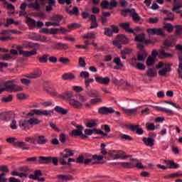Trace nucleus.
<instances>
[{"instance_id": "f257e3e1", "label": "nucleus", "mask_w": 182, "mask_h": 182, "mask_svg": "<svg viewBox=\"0 0 182 182\" xmlns=\"http://www.w3.org/2000/svg\"><path fill=\"white\" fill-rule=\"evenodd\" d=\"M174 45V41L172 39H166L164 41L163 45L159 50V58L160 59H166V58H172L173 54L166 53V50H168L170 48Z\"/></svg>"}, {"instance_id": "f03ea898", "label": "nucleus", "mask_w": 182, "mask_h": 182, "mask_svg": "<svg viewBox=\"0 0 182 182\" xmlns=\"http://www.w3.org/2000/svg\"><path fill=\"white\" fill-rule=\"evenodd\" d=\"M15 83V80L6 81L4 82V90H6L7 92H22L23 88Z\"/></svg>"}, {"instance_id": "7ed1b4c3", "label": "nucleus", "mask_w": 182, "mask_h": 182, "mask_svg": "<svg viewBox=\"0 0 182 182\" xmlns=\"http://www.w3.org/2000/svg\"><path fill=\"white\" fill-rule=\"evenodd\" d=\"M52 113H53V110L31 109L25 117L28 119V117H33L35 114L37 116H51Z\"/></svg>"}, {"instance_id": "20e7f679", "label": "nucleus", "mask_w": 182, "mask_h": 182, "mask_svg": "<svg viewBox=\"0 0 182 182\" xmlns=\"http://www.w3.org/2000/svg\"><path fill=\"white\" fill-rule=\"evenodd\" d=\"M59 162V159L58 157H52V156H40L39 163L41 164H49L53 163L54 166H58V163Z\"/></svg>"}, {"instance_id": "39448f33", "label": "nucleus", "mask_w": 182, "mask_h": 182, "mask_svg": "<svg viewBox=\"0 0 182 182\" xmlns=\"http://www.w3.org/2000/svg\"><path fill=\"white\" fill-rule=\"evenodd\" d=\"M146 32L149 36H154V35H156L157 36H166L164 30L161 28H148Z\"/></svg>"}, {"instance_id": "423d86ee", "label": "nucleus", "mask_w": 182, "mask_h": 182, "mask_svg": "<svg viewBox=\"0 0 182 182\" xmlns=\"http://www.w3.org/2000/svg\"><path fill=\"white\" fill-rule=\"evenodd\" d=\"M101 6L102 9H113L117 6V1L112 0L109 3L107 0H104L101 2Z\"/></svg>"}, {"instance_id": "0eeeda50", "label": "nucleus", "mask_w": 182, "mask_h": 182, "mask_svg": "<svg viewBox=\"0 0 182 182\" xmlns=\"http://www.w3.org/2000/svg\"><path fill=\"white\" fill-rule=\"evenodd\" d=\"M33 140V144H39L40 146H45L48 141V138L45 135H37Z\"/></svg>"}, {"instance_id": "6e6552de", "label": "nucleus", "mask_w": 182, "mask_h": 182, "mask_svg": "<svg viewBox=\"0 0 182 182\" xmlns=\"http://www.w3.org/2000/svg\"><path fill=\"white\" fill-rule=\"evenodd\" d=\"M64 151L65 154H64L63 157L60 159V163L63 166H66V160H65V159H68V157H73V156L75 154V152L72 149H65Z\"/></svg>"}, {"instance_id": "1a4fd4ad", "label": "nucleus", "mask_w": 182, "mask_h": 182, "mask_svg": "<svg viewBox=\"0 0 182 182\" xmlns=\"http://www.w3.org/2000/svg\"><path fill=\"white\" fill-rule=\"evenodd\" d=\"M134 35L135 36L136 42L144 43L145 45L151 43V41L146 39V34L144 33L137 35L134 33Z\"/></svg>"}, {"instance_id": "9d476101", "label": "nucleus", "mask_w": 182, "mask_h": 182, "mask_svg": "<svg viewBox=\"0 0 182 182\" xmlns=\"http://www.w3.org/2000/svg\"><path fill=\"white\" fill-rule=\"evenodd\" d=\"M116 112L113 107H101L98 109L99 114H113Z\"/></svg>"}, {"instance_id": "9b49d317", "label": "nucleus", "mask_w": 182, "mask_h": 182, "mask_svg": "<svg viewBox=\"0 0 182 182\" xmlns=\"http://www.w3.org/2000/svg\"><path fill=\"white\" fill-rule=\"evenodd\" d=\"M16 49L19 51L20 55H23L26 58H29V56H33V55H36V50H32L31 51L23 50H22V46H18L16 47Z\"/></svg>"}, {"instance_id": "f8f14e48", "label": "nucleus", "mask_w": 182, "mask_h": 182, "mask_svg": "<svg viewBox=\"0 0 182 182\" xmlns=\"http://www.w3.org/2000/svg\"><path fill=\"white\" fill-rule=\"evenodd\" d=\"M75 127L77 129L73 130L70 134L71 137H77V136H80V135H82V132H83V126L77 124L75 126Z\"/></svg>"}, {"instance_id": "ddd939ff", "label": "nucleus", "mask_w": 182, "mask_h": 182, "mask_svg": "<svg viewBox=\"0 0 182 182\" xmlns=\"http://www.w3.org/2000/svg\"><path fill=\"white\" fill-rule=\"evenodd\" d=\"M173 8L172 9L173 12H176V14H181V8H182V0H173Z\"/></svg>"}, {"instance_id": "4468645a", "label": "nucleus", "mask_w": 182, "mask_h": 182, "mask_svg": "<svg viewBox=\"0 0 182 182\" xmlns=\"http://www.w3.org/2000/svg\"><path fill=\"white\" fill-rule=\"evenodd\" d=\"M129 15L132 18L134 22H140V21H141V16L139 15V14L137 13V11H136V9H131Z\"/></svg>"}, {"instance_id": "2eb2a0df", "label": "nucleus", "mask_w": 182, "mask_h": 182, "mask_svg": "<svg viewBox=\"0 0 182 182\" xmlns=\"http://www.w3.org/2000/svg\"><path fill=\"white\" fill-rule=\"evenodd\" d=\"M95 80L97 83H100L101 85H107L108 83H110V77H103L102 76H97Z\"/></svg>"}, {"instance_id": "dca6fc26", "label": "nucleus", "mask_w": 182, "mask_h": 182, "mask_svg": "<svg viewBox=\"0 0 182 182\" xmlns=\"http://www.w3.org/2000/svg\"><path fill=\"white\" fill-rule=\"evenodd\" d=\"M152 107L155 109V110H158L159 112H162L163 113H166V114H169L171 116L174 114V111L170 109H167V108H164L159 106H152Z\"/></svg>"}, {"instance_id": "f3484780", "label": "nucleus", "mask_w": 182, "mask_h": 182, "mask_svg": "<svg viewBox=\"0 0 182 182\" xmlns=\"http://www.w3.org/2000/svg\"><path fill=\"white\" fill-rule=\"evenodd\" d=\"M41 75H42V71L41 70H36L31 74L26 75V77L28 79H38V77H41Z\"/></svg>"}, {"instance_id": "a211bd4d", "label": "nucleus", "mask_w": 182, "mask_h": 182, "mask_svg": "<svg viewBox=\"0 0 182 182\" xmlns=\"http://www.w3.org/2000/svg\"><path fill=\"white\" fill-rule=\"evenodd\" d=\"M147 56H149V53L146 50H141L137 53V59L139 62H144Z\"/></svg>"}, {"instance_id": "6ab92c4d", "label": "nucleus", "mask_w": 182, "mask_h": 182, "mask_svg": "<svg viewBox=\"0 0 182 182\" xmlns=\"http://www.w3.org/2000/svg\"><path fill=\"white\" fill-rule=\"evenodd\" d=\"M86 93L90 97H99V96H100V93H99L97 90L93 89H87Z\"/></svg>"}, {"instance_id": "aec40b11", "label": "nucleus", "mask_w": 182, "mask_h": 182, "mask_svg": "<svg viewBox=\"0 0 182 182\" xmlns=\"http://www.w3.org/2000/svg\"><path fill=\"white\" fill-rule=\"evenodd\" d=\"M90 19L91 21V26L90 27V29H96V28L99 26V24L97 23V18H96V16L92 14Z\"/></svg>"}, {"instance_id": "412c9836", "label": "nucleus", "mask_w": 182, "mask_h": 182, "mask_svg": "<svg viewBox=\"0 0 182 182\" xmlns=\"http://www.w3.org/2000/svg\"><path fill=\"white\" fill-rule=\"evenodd\" d=\"M120 28L124 29L125 32H128L129 33H134V31L130 28V24L129 23H122L119 24Z\"/></svg>"}, {"instance_id": "4be33fe9", "label": "nucleus", "mask_w": 182, "mask_h": 182, "mask_svg": "<svg viewBox=\"0 0 182 182\" xmlns=\"http://www.w3.org/2000/svg\"><path fill=\"white\" fill-rule=\"evenodd\" d=\"M12 117V112H3L0 113L1 120L8 121Z\"/></svg>"}, {"instance_id": "5701e85b", "label": "nucleus", "mask_w": 182, "mask_h": 182, "mask_svg": "<svg viewBox=\"0 0 182 182\" xmlns=\"http://www.w3.org/2000/svg\"><path fill=\"white\" fill-rule=\"evenodd\" d=\"M142 141L146 144L148 147H153L154 146V139L151 137H143Z\"/></svg>"}, {"instance_id": "b1692460", "label": "nucleus", "mask_w": 182, "mask_h": 182, "mask_svg": "<svg viewBox=\"0 0 182 182\" xmlns=\"http://www.w3.org/2000/svg\"><path fill=\"white\" fill-rule=\"evenodd\" d=\"M69 103L70 106H73L75 109H80V107L83 106V104L75 99L70 100Z\"/></svg>"}, {"instance_id": "393cba45", "label": "nucleus", "mask_w": 182, "mask_h": 182, "mask_svg": "<svg viewBox=\"0 0 182 182\" xmlns=\"http://www.w3.org/2000/svg\"><path fill=\"white\" fill-rule=\"evenodd\" d=\"M19 127L22 130H28L29 129V121L21 119L18 122Z\"/></svg>"}, {"instance_id": "a878e982", "label": "nucleus", "mask_w": 182, "mask_h": 182, "mask_svg": "<svg viewBox=\"0 0 182 182\" xmlns=\"http://www.w3.org/2000/svg\"><path fill=\"white\" fill-rule=\"evenodd\" d=\"M60 97L61 99H63V100H70L72 97H73V93L70 91H66L64 93L61 94L60 95Z\"/></svg>"}, {"instance_id": "bb28decb", "label": "nucleus", "mask_w": 182, "mask_h": 182, "mask_svg": "<svg viewBox=\"0 0 182 182\" xmlns=\"http://www.w3.org/2000/svg\"><path fill=\"white\" fill-rule=\"evenodd\" d=\"M55 48L58 49V50L69 49V45L68 43H55Z\"/></svg>"}, {"instance_id": "cd10ccee", "label": "nucleus", "mask_w": 182, "mask_h": 182, "mask_svg": "<svg viewBox=\"0 0 182 182\" xmlns=\"http://www.w3.org/2000/svg\"><path fill=\"white\" fill-rule=\"evenodd\" d=\"M112 153H117L114 155V159H129V156H123L124 154V151H116L114 150L112 151Z\"/></svg>"}, {"instance_id": "c85d7f7f", "label": "nucleus", "mask_w": 182, "mask_h": 182, "mask_svg": "<svg viewBox=\"0 0 182 182\" xmlns=\"http://www.w3.org/2000/svg\"><path fill=\"white\" fill-rule=\"evenodd\" d=\"M42 176H43V173H42V171H41V170H36L34 171V174H30L28 176V178L31 180H36L38 179V177H41Z\"/></svg>"}, {"instance_id": "c756f323", "label": "nucleus", "mask_w": 182, "mask_h": 182, "mask_svg": "<svg viewBox=\"0 0 182 182\" xmlns=\"http://www.w3.org/2000/svg\"><path fill=\"white\" fill-rule=\"evenodd\" d=\"M26 23L29 28H36V21L30 17H26Z\"/></svg>"}, {"instance_id": "7c9ffc66", "label": "nucleus", "mask_w": 182, "mask_h": 182, "mask_svg": "<svg viewBox=\"0 0 182 182\" xmlns=\"http://www.w3.org/2000/svg\"><path fill=\"white\" fill-rule=\"evenodd\" d=\"M57 178L63 181H69V180H72V176L60 174L57 175Z\"/></svg>"}, {"instance_id": "2f4dec72", "label": "nucleus", "mask_w": 182, "mask_h": 182, "mask_svg": "<svg viewBox=\"0 0 182 182\" xmlns=\"http://www.w3.org/2000/svg\"><path fill=\"white\" fill-rule=\"evenodd\" d=\"M28 8L33 9L35 11H39L41 9V4L39 1H36L35 3H31L28 5Z\"/></svg>"}, {"instance_id": "473e14b6", "label": "nucleus", "mask_w": 182, "mask_h": 182, "mask_svg": "<svg viewBox=\"0 0 182 182\" xmlns=\"http://www.w3.org/2000/svg\"><path fill=\"white\" fill-rule=\"evenodd\" d=\"M114 63H116L117 66L114 68V69L119 70L122 69L123 68V63H122V60H120V58L116 57L114 59Z\"/></svg>"}, {"instance_id": "72a5a7b5", "label": "nucleus", "mask_w": 182, "mask_h": 182, "mask_svg": "<svg viewBox=\"0 0 182 182\" xmlns=\"http://www.w3.org/2000/svg\"><path fill=\"white\" fill-rule=\"evenodd\" d=\"M117 164H119V166H122L124 168H133L134 167V164L130 162H119L117 163Z\"/></svg>"}, {"instance_id": "f704fd0d", "label": "nucleus", "mask_w": 182, "mask_h": 182, "mask_svg": "<svg viewBox=\"0 0 182 182\" xmlns=\"http://www.w3.org/2000/svg\"><path fill=\"white\" fill-rule=\"evenodd\" d=\"M146 75L148 77H156L157 76V72L153 68H149L146 71Z\"/></svg>"}, {"instance_id": "c9c22d12", "label": "nucleus", "mask_w": 182, "mask_h": 182, "mask_svg": "<svg viewBox=\"0 0 182 182\" xmlns=\"http://www.w3.org/2000/svg\"><path fill=\"white\" fill-rule=\"evenodd\" d=\"M45 90L47 92V93H48V95H50L51 96H58V92L51 86L49 87H45Z\"/></svg>"}, {"instance_id": "e433bc0d", "label": "nucleus", "mask_w": 182, "mask_h": 182, "mask_svg": "<svg viewBox=\"0 0 182 182\" xmlns=\"http://www.w3.org/2000/svg\"><path fill=\"white\" fill-rule=\"evenodd\" d=\"M51 20L54 23H58V26H60V21H62V16L54 15L51 17Z\"/></svg>"}, {"instance_id": "4c0bfd02", "label": "nucleus", "mask_w": 182, "mask_h": 182, "mask_svg": "<svg viewBox=\"0 0 182 182\" xmlns=\"http://www.w3.org/2000/svg\"><path fill=\"white\" fill-rule=\"evenodd\" d=\"M62 78L63 80H73L75 75L72 73H64Z\"/></svg>"}, {"instance_id": "58836bf2", "label": "nucleus", "mask_w": 182, "mask_h": 182, "mask_svg": "<svg viewBox=\"0 0 182 182\" xmlns=\"http://www.w3.org/2000/svg\"><path fill=\"white\" fill-rule=\"evenodd\" d=\"M119 41L121 42V43H124V45H127L130 42L129 41V38L126 37L124 35H121L118 36Z\"/></svg>"}, {"instance_id": "ea45409f", "label": "nucleus", "mask_w": 182, "mask_h": 182, "mask_svg": "<svg viewBox=\"0 0 182 182\" xmlns=\"http://www.w3.org/2000/svg\"><path fill=\"white\" fill-rule=\"evenodd\" d=\"M164 12L167 15V17L165 18V21H174V14L167 10H165Z\"/></svg>"}, {"instance_id": "a19ab883", "label": "nucleus", "mask_w": 182, "mask_h": 182, "mask_svg": "<svg viewBox=\"0 0 182 182\" xmlns=\"http://www.w3.org/2000/svg\"><path fill=\"white\" fill-rule=\"evenodd\" d=\"M41 123V121L38 118L31 117L28 119V124L30 126H33L35 124H39Z\"/></svg>"}, {"instance_id": "79ce46f5", "label": "nucleus", "mask_w": 182, "mask_h": 182, "mask_svg": "<svg viewBox=\"0 0 182 182\" xmlns=\"http://www.w3.org/2000/svg\"><path fill=\"white\" fill-rule=\"evenodd\" d=\"M49 58L48 54H44L43 55L38 57V59L40 63H48V59Z\"/></svg>"}, {"instance_id": "37998d69", "label": "nucleus", "mask_w": 182, "mask_h": 182, "mask_svg": "<svg viewBox=\"0 0 182 182\" xmlns=\"http://www.w3.org/2000/svg\"><path fill=\"white\" fill-rule=\"evenodd\" d=\"M54 110L57 112V113H61V114H67L68 110L63 109V107L55 106Z\"/></svg>"}, {"instance_id": "c03bdc74", "label": "nucleus", "mask_w": 182, "mask_h": 182, "mask_svg": "<svg viewBox=\"0 0 182 182\" xmlns=\"http://www.w3.org/2000/svg\"><path fill=\"white\" fill-rule=\"evenodd\" d=\"M12 23H14V25H18L19 22L15 21V20H14V18H7L6 23V24H4V26H6V28H8V26L12 25Z\"/></svg>"}, {"instance_id": "a18cd8bd", "label": "nucleus", "mask_w": 182, "mask_h": 182, "mask_svg": "<svg viewBox=\"0 0 182 182\" xmlns=\"http://www.w3.org/2000/svg\"><path fill=\"white\" fill-rule=\"evenodd\" d=\"M164 28L168 32V33H171V32L174 31V26H173L170 23H166Z\"/></svg>"}, {"instance_id": "49530a36", "label": "nucleus", "mask_w": 182, "mask_h": 182, "mask_svg": "<svg viewBox=\"0 0 182 182\" xmlns=\"http://www.w3.org/2000/svg\"><path fill=\"white\" fill-rule=\"evenodd\" d=\"M176 48L178 50H179L178 51V60L180 62H182V55H181L182 54V45L181 44H178V45H176Z\"/></svg>"}, {"instance_id": "de8ad7c7", "label": "nucleus", "mask_w": 182, "mask_h": 182, "mask_svg": "<svg viewBox=\"0 0 182 182\" xmlns=\"http://www.w3.org/2000/svg\"><path fill=\"white\" fill-rule=\"evenodd\" d=\"M23 47H24L25 49H32V48L35 47V45L31 42L24 41L23 43Z\"/></svg>"}, {"instance_id": "09e8293b", "label": "nucleus", "mask_w": 182, "mask_h": 182, "mask_svg": "<svg viewBox=\"0 0 182 182\" xmlns=\"http://www.w3.org/2000/svg\"><path fill=\"white\" fill-rule=\"evenodd\" d=\"M166 164L169 166L170 168H178V164L174 163L173 161H166Z\"/></svg>"}, {"instance_id": "8fccbe9b", "label": "nucleus", "mask_w": 182, "mask_h": 182, "mask_svg": "<svg viewBox=\"0 0 182 182\" xmlns=\"http://www.w3.org/2000/svg\"><path fill=\"white\" fill-rule=\"evenodd\" d=\"M156 58L154 57L149 56L146 60V65L147 66H153L154 65V62Z\"/></svg>"}, {"instance_id": "3c124183", "label": "nucleus", "mask_w": 182, "mask_h": 182, "mask_svg": "<svg viewBox=\"0 0 182 182\" xmlns=\"http://www.w3.org/2000/svg\"><path fill=\"white\" fill-rule=\"evenodd\" d=\"M124 112L126 114H136V113L137 112V109H124Z\"/></svg>"}, {"instance_id": "603ef678", "label": "nucleus", "mask_w": 182, "mask_h": 182, "mask_svg": "<svg viewBox=\"0 0 182 182\" xmlns=\"http://www.w3.org/2000/svg\"><path fill=\"white\" fill-rule=\"evenodd\" d=\"M83 39H95L96 34L95 33H87L82 36Z\"/></svg>"}, {"instance_id": "864d4df0", "label": "nucleus", "mask_w": 182, "mask_h": 182, "mask_svg": "<svg viewBox=\"0 0 182 182\" xmlns=\"http://www.w3.org/2000/svg\"><path fill=\"white\" fill-rule=\"evenodd\" d=\"M175 28V34L178 36L181 35L182 33V26L176 25L174 26Z\"/></svg>"}, {"instance_id": "5fc2aeb1", "label": "nucleus", "mask_w": 182, "mask_h": 182, "mask_svg": "<svg viewBox=\"0 0 182 182\" xmlns=\"http://www.w3.org/2000/svg\"><path fill=\"white\" fill-rule=\"evenodd\" d=\"M87 127L92 129V127H95L96 126V121L95 119H90L86 123Z\"/></svg>"}, {"instance_id": "6e6d98bb", "label": "nucleus", "mask_w": 182, "mask_h": 182, "mask_svg": "<svg viewBox=\"0 0 182 182\" xmlns=\"http://www.w3.org/2000/svg\"><path fill=\"white\" fill-rule=\"evenodd\" d=\"M90 102L91 105H97V103H102V98H99V97H96L94 99H91Z\"/></svg>"}, {"instance_id": "4d7b16f0", "label": "nucleus", "mask_w": 182, "mask_h": 182, "mask_svg": "<svg viewBox=\"0 0 182 182\" xmlns=\"http://www.w3.org/2000/svg\"><path fill=\"white\" fill-rule=\"evenodd\" d=\"M95 82V79L93 78H87L85 81V88L87 90L89 89V86H90V83H93Z\"/></svg>"}, {"instance_id": "13d9d810", "label": "nucleus", "mask_w": 182, "mask_h": 182, "mask_svg": "<svg viewBox=\"0 0 182 182\" xmlns=\"http://www.w3.org/2000/svg\"><path fill=\"white\" fill-rule=\"evenodd\" d=\"M170 72H171V71H169L168 69H167L166 68H164V69L160 70L159 71V75L160 76H166V73H170Z\"/></svg>"}, {"instance_id": "bf43d9fd", "label": "nucleus", "mask_w": 182, "mask_h": 182, "mask_svg": "<svg viewBox=\"0 0 182 182\" xmlns=\"http://www.w3.org/2000/svg\"><path fill=\"white\" fill-rule=\"evenodd\" d=\"M104 35H106V36H109V37L112 36L113 31H112V29L109 28H105Z\"/></svg>"}, {"instance_id": "052dcab7", "label": "nucleus", "mask_w": 182, "mask_h": 182, "mask_svg": "<svg viewBox=\"0 0 182 182\" xmlns=\"http://www.w3.org/2000/svg\"><path fill=\"white\" fill-rule=\"evenodd\" d=\"M80 77H83L84 79H89V76L90 74L87 71H82L80 74Z\"/></svg>"}, {"instance_id": "680f3d73", "label": "nucleus", "mask_w": 182, "mask_h": 182, "mask_svg": "<svg viewBox=\"0 0 182 182\" xmlns=\"http://www.w3.org/2000/svg\"><path fill=\"white\" fill-rule=\"evenodd\" d=\"M132 11V9H123L121 10V15H122V16H127V15H130V12Z\"/></svg>"}, {"instance_id": "e2e57ef3", "label": "nucleus", "mask_w": 182, "mask_h": 182, "mask_svg": "<svg viewBox=\"0 0 182 182\" xmlns=\"http://www.w3.org/2000/svg\"><path fill=\"white\" fill-rule=\"evenodd\" d=\"M132 53V49L125 48L121 50V55H130Z\"/></svg>"}, {"instance_id": "0e129e2a", "label": "nucleus", "mask_w": 182, "mask_h": 182, "mask_svg": "<svg viewBox=\"0 0 182 182\" xmlns=\"http://www.w3.org/2000/svg\"><path fill=\"white\" fill-rule=\"evenodd\" d=\"M78 63H79L80 68H85L86 66V61L82 57L79 58Z\"/></svg>"}, {"instance_id": "69168bd1", "label": "nucleus", "mask_w": 182, "mask_h": 182, "mask_svg": "<svg viewBox=\"0 0 182 182\" xmlns=\"http://www.w3.org/2000/svg\"><path fill=\"white\" fill-rule=\"evenodd\" d=\"M70 15H75V16H77L79 15V9L77 7H73V10L70 11Z\"/></svg>"}, {"instance_id": "338daca9", "label": "nucleus", "mask_w": 182, "mask_h": 182, "mask_svg": "<svg viewBox=\"0 0 182 182\" xmlns=\"http://www.w3.org/2000/svg\"><path fill=\"white\" fill-rule=\"evenodd\" d=\"M127 127H128V129H130L132 132H136L138 127H140V125L128 124Z\"/></svg>"}, {"instance_id": "774afa93", "label": "nucleus", "mask_w": 182, "mask_h": 182, "mask_svg": "<svg viewBox=\"0 0 182 182\" xmlns=\"http://www.w3.org/2000/svg\"><path fill=\"white\" fill-rule=\"evenodd\" d=\"M31 168L28 166H21L19 168V171L21 173H28V171H30Z\"/></svg>"}]
</instances>
